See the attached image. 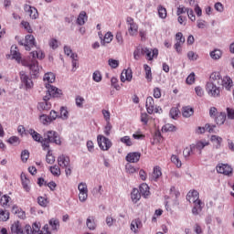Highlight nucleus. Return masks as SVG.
<instances>
[{
    "label": "nucleus",
    "mask_w": 234,
    "mask_h": 234,
    "mask_svg": "<svg viewBox=\"0 0 234 234\" xmlns=\"http://www.w3.org/2000/svg\"><path fill=\"white\" fill-rule=\"evenodd\" d=\"M220 81H222L220 73L214 72L210 75V80L206 85L208 96H211V98H220Z\"/></svg>",
    "instance_id": "obj_1"
},
{
    "label": "nucleus",
    "mask_w": 234,
    "mask_h": 234,
    "mask_svg": "<svg viewBox=\"0 0 234 234\" xmlns=\"http://www.w3.org/2000/svg\"><path fill=\"white\" fill-rule=\"evenodd\" d=\"M92 80L93 81H96V83H100V81L102 80L101 72L99 70L94 71L92 74Z\"/></svg>",
    "instance_id": "obj_52"
},
{
    "label": "nucleus",
    "mask_w": 234,
    "mask_h": 234,
    "mask_svg": "<svg viewBox=\"0 0 234 234\" xmlns=\"http://www.w3.org/2000/svg\"><path fill=\"white\" fill-rule=\"evenodd\" d=\"M120 142L122 144H124V145H127V147L133 146V141L131 140L130 136H123L120 139Z\"/></svg>",
    "instance_id": "obj_50"
},
{
    "label": "nucleus",
    "mask_w": 234,
    "mask_h": 234,
    "mask_svg": "<svg viewBox=\"0 0 234 234\" xmlns=\"http://www.w3.org/2000/svg\"><path fill=\"white\" fill-rule=\"evenodd\" d=\"M29 134L32 136L35 142H43L41 139L43 138L39 133L36 132L34 129L29 130Z\"/></svg>",
    "instance_id": "obj_41"
},
{
    "label": "nucleus",
    "mask_w": 234,
    "mask_h": 234,
    "mask_svg": "<svg viewBox=\"0 0 234 234\" xmlns=\"http://www.w3.org/2000/svg\"><path fill=\"white\" fill-rule=\"evenodd\" d=\"M29 233L31 234H52V231L48 228V224H46L41 229V223L35 222L30 226Z\"/></svg>",
    "instance_id": "obj_4"
},
{
    "label": "nucleus",
    "mask_w": 234,
    "mask_h": 234,
    "mask_svg": "<svg viewBox=\"0 0 234 234\" xmlns=\"http://www.w3.org/2000/svg\"><path fill=\"white\" fill-rule=\"evenodd\" d=\"M141 122L144 125H147V123H149V114L145 112L141 113Z\"/></svg>",
    "instance_id": "obj_63"
},
{
    "label": "nucleus",
    "mask_w": 234,
    "mask_h": 234,
    "mask_svg": "<svg viewBox=\"0 0 234 234\" xmlns=\"http://www.w3.org/2000/svg\"><path fill=\"white\" fill-rule=\"evenodd\" d=\"M195 144H191L189 147H186L183 151L184 158H189L191 154H195Z\"/></svg>",
    "instance_id": "obj_31"
},
{
    "label": "nucleus",
    "mask_w": 234,
    "mask_h": 234,
    "mask_svg": "<svg viewBox=\"0 0 234 234\" xmlns=\"http://www.w3.org/2000/svg\"><path fill=\"white\" fill-rule=\"evenodd\" d=\"M182 114L184 118H191L195 114V110L192 107L185 106L183 107Z\"/></svg>",
    "instance_id": "obj_28"
},
{
    "label": "nucleus",
    "mask_w": 234,
    "mask_h": 234,
    "mask_svg": "<svg viewBox=\"0 0 234 234\" xmlns=\"http://www.w3.org/2000/svg\"><path fill=\"white\" fill-rule=\"evenodd\" d=\"M142 56V48L138 47L136 49L133 51V58L136 61L140 59V57Z\"/></svg>",
    "instance_id": "obj_61"
},
{
    "label": "nucleus",
    "mask_w": 234,
    "mask_h": 234,
    "mask_svg": "<svg viewBox=\"0 0 234 234\" xmlns=\"http://www.w3.org/2000/svg\"><path fill=\"white\" fill-rule=\"evenodd\" d=\"M59 112L58 118H60V120L66 121L69 118V110H67V107H60Z\"/></svg>",
    "instance_id": "obj_36"
},
{
    "label": "nucleus",
    "mask_w": 234,
    "mask_h": 234,
    "mask_svg": "<svg viewBox=\"0 0 234 234\" xmlns=\"http://www.w3.org/2000/svg\"><path fill=\"white\" fill-rule=\"evenodd\" d=\"M49 171L54 176H59L61 175V169L58 165L50 166Z\"/></svg>",
    "instance_id": "obj_48"
},
{
    "label": "nucleus",
    "mask_w": 234,
    "mask_h": 234,
    "mask_svg": "<svg viewBox=\"0 0 234 234\" xmlns=\"http://www.w3.org/2000/svg\"><path fill=\"white\" fill-rule=\"evenodd\" d=\"M12 213H14V215H16V217L18 218H25L27 217L25 211L17 206L13 207Z\"/></svg>",
    "instance_id": "obj_27"
},
{
    "label": "nucleus",
    "mask_w": 234,
    "mask_h": 234,
    "mask_svg": "<svg viewBox=\"0 0 234 234\" xmlns=\"http://www.w3.org/2000/svg\"><path fill=\"white\" fill-rule=\"evenodd\" d=\"M18 44L25 47L26 50L30 51L36 47V37L33 35H27L25 41L20 40Z\"/></svg>",
    "instance_id": "obj_8"
},
{
    "label": "nucleus",
    "mask_w": 234,
    "mask_h": 234,
    "mask_svg": "<svg viewBox=\"0 0 234 234\" xmlns=\"http://www.w3.org/2000/svg\"><path fill=\"white\" fill-rule=\"evenodd\" d=\"M217 173L229 176L233 175V168L227 164H218L216 167Z\"/></svg>",
    "instance_id": "obj_13"
},
{
    "label": "nucleus",
    "mask_w": 234,
    "mask_h": 234,
    "mask_svg": "<svg viewBox=\"0 0 234 234\" xmlns=\"http://www.w3.org/2000/svg\"><path fill=\"white\" fill-rule=\"evenodd\" d=\"M112 37H113L112 33L107 32L104 35L103 40L101 41V45L105 46V43H111V41H112Z\"/></svg>",
    "instance_id": "obj_47"
},
{
    "label": "nucleus",
    "mask_w": 234,
    "mask_h": 234,
    "mask_svg": "<svg viewBox=\"0 0 234 234\" xmlns=\"http://www.w3.org/2000/svg\"><path fill=\"white\" fill-rule=\"evenodd\" d=\"M10 200H12V198L7 196V195H4L1 199H0V204L2 206H7L8 205V202H10Z\"/></svg>",
    "instance_id": "obj_58"
},
{
    "label": "nucleus",
    "mask_w": 234,
    "mask_h": 234,
    "mask_svg": "<svg viewBox=\"0 0 234 234\" xmlns=\"http://www.w3.org/2000/svg\"><path fill=\"white\" fill-rule=\"evenodd\" d=\"M28 158H30V152H28V150L22 151L21 153L22 162H27Z\"/></svg>",
    "instance_id": "obj_59"
},
{
    "label": "nucleus",
    "mask_w": 234,
    "mask_h": 234,
    "mask_svg": "<svg viewBox=\"0 0 234 234\" xmlns=\"http://www.w3.org/2000/svg\"><path fill=\"white\" fill-rule=\"evenodd\" d=\"M215 120L218 125H224V122H226V112H220L216 116Z\"/></svg>",
    "instance_id": "obj_40"
},
{
    "label": "nucleus",
    "mask_w": 234,
    "mask_h": 234,
    "mask_svg": "<svg viewBox=\"0 0 234 234\" xmlns=\"http://www.w3.org/2000/svg\"><path fill=\"white\" fill-rule=\"evenodd\" d=\"M210 58L212 59H220L222 58V51L220 49H214L210 52Z\"/></svg>",
    "instance_id": "obj_46"
},
{
    "label": "nucleus",
    "mask_w": 234,
    "mask_h": 234,
    "mask_svg": "<svg viewBox=\"0 0 234 234\" xmlns=\"http://www.w3.org/2000/svg\"><path fill=\"white\" fill-rule=\"evenodd\" d=\"M111 83H112V87H113L117 90H120V89H122L120 84H118V79L117 78L112 77V80H111Z\"/></svg>",
    "instance_id": "obj_60"
},
{
    "label": "nucleus",
    "mask_w": 234,
    "mask_h": 234,
    "mask_svg": "<svg viewBox=\"0 0 234 234\" xmlns=\"http://www.w3.org/2000/svg\"><path fill=\"white\" fill-rule=\"evenodd\" d=\"M48 228H49V231L51 229V231H58V229H59V220L56 219V218H51L48 222Z\"/></svg>",
    "instance_id": "obj_29"
},
{
    "label": "nucleus",
    "mask_w": 234,
    "mask_h": 234,
    "mask_svg": "<svg viewBox=\"0 0 234 234\" xmlns=\"http://www.w3.org/2000/svg\"><path fill=\"white\" fill-rule=\"evenodd\" d=\"M39 120H40L41 123H43V125H48V123H51V122H52L50 120L49 116L46 115V114L40 115Z\"/></svg>",
    "instance_id": "obj_51"
},
{
    "label": "nucleus",
    "mask_w": 234,
    "mask_h": 234,
    "mask_svg": "<svg viewBox=\"0 0 234 234\" xmlns=\"http://www.w3.org/2000/svg\"><path fill=\"white\" fill-rule=\"evenodd\" d=\"M215 125L210 126L209 124H206L205 128L204 127H198L197 128V133L198 134H204V133H206V129L207 131H208V133H213V130L215 129Z\"/></svg>",
    "instance_id": "obj_38"
},
{
    "label": "nucleus",
    "mask_w": 234,
    "mask_h": 234,
    "mask_svg": "<svg viewBox=\"0 0 234 234\" xmlns=\"http://www.w3.org/2000/svg\"><path fill=\"white\" fill-rule=\"evenodd\" d=\"M86 21H87V13L85 11H81L77 18V25H80L81 27L85 25Z\"/></svg>",
    "instance_id": "obj_35"
},
{
    "label": "nucleus",
    "mask_w": 234,
    "mask_h": 234,
    "mask_svg": "<svg viewBox=\"0 0 234 234\" xmlns=\"http://www.w3.org/2000/svg\"><path fill=\"white\" fill-rule=\"evenodd\" d=\"M145 107L148 114H153V112L162 114V108L154 104V99L151 96L146 98Z\"/></svg>",
    "instance_id": "obj_5"
},
{
    "label": "nucleus",
    "mask_w": 234,
    "mask_h": 234,
    "mask_svg": "<svg viewBox=\"0 0 234 234\" xmlns=\"http://www.w3.org/2000/svg\"><path fill=\"white\" fill-rule=\"evenodd\" d=\"M24 10L28 14L31 19H37V17H39V13H37V9L34 6L26 5Z\"/></svg>",
    "instance_id": "obj_15"
},
{
    "label": "nucleus",
    "mask_w": 234,
    "mask_h": 234,
    "mask_svg": "<svg viewBox=\"0 0 234 234\" xmlns=\"http://www.w3.org/2000/svg\"><path fill=\"white\" fill-rule=\"evenodd\" d=\"M143 224L140 218L133 219L131 223V230L133 231L135 234L138 233V229H142Z\"/></svg>",
    "instance_id": "obj_26"
},
{
    "label": "nucleus",
    "mask_w": 234,
    "mask_h": 234,
    "mask_svg": "<svg viewBox=\"0 0 234 234\" xmlns=\"http://www.w3.org/2000/svg\"><path fill=\"white\" fill-rule=\"evenodd\" d=\"M51 107H52V104L48 102V100L43 99V101L38 103L37 109L39 111H48L50 110Z\"/></svg>",
    "instance_id": "obj_32"
},
{
    "label": "nucleus",
    "mask_w": 234,
    "mask_h": 234,
    "mask_svg": "<svg viewBox=\"0 0 234 234\" xmlns=\"http://www.w3.org/2000/svg\"><path fill=\"white\" fill-rule=\"evenodd\" d=\"M133 80V70L128 69L122 70L121 73V81L125 83V81H131Z\"/></svg>",
    "instance_id": "obj_20"
},
{
    "label": "nucleus",
    "mask_w": 234,
    "mask_h": 234,
    "mask_svg": "<svg viewBox=\"0 0 234 234\" xmlns=\"http://www.w3.org/2000/svg\"><path fill=\"white\" fill-rule=\"evenodd\" d=\"M97 142L101 151H109L110 147H112V142H111L109 138L103 135H98Z\"/></svg>",
    "instance_id": "obj_10"
},
{
    "label": "nucleus",
    "mask_w": 234,
    "mask_h": 234,
    "mask_svg": "<svg viewBox=\"0 0 234 234\" xmlns=\"http://www.w3.org/2000/svg\"><path fill=\"white\" fill-rule=\"evenodd\" d=\"M176 127H175V125L170 124V123H166L163 126L162 131H165V133H171L173 131H176Z\"/></svg>",
    "instance_id": "obj_56"
},
{
    "label": "nucleus",
    "mask_w": 234,
    "mask_h": 234,
    "mask_svg": "<svg viewBox=\"0 0 234 234\" xmlns=\"http://www.w3.org/2000/svg\"><path fill=\"white\" fill-rule=\"evenodd\" d=\"M200 198V194L197 190H190L186 195V200L189 204H194V206H202V200Z\"/></svg>",
    "instance_id": "obj_7"
},
{
    "label": "nucleus",
    "mask_w": 234,
    "mask_h": 234,
    "mask_svg": "<svg viewBox=\"0 0 234 234\" xmlns=\"http://www.w3.org/2000/svg\"><path fill=\"white\" fill-rule=\"evenodd\" d=\"M10 53L12 59H16L17 63H21V52H19V48H17V46L13 45Z\"/></svg>",
    "instance_id": "obj_19"
},
{
    "label": "nucleus",
    "mask_w": 234,
    "mask_h": 234,
    "mask_svg": "<svg viewBox=\"0 0 234 234\" xmlns=\"http://www.w3.org/2000/svg\"><path fill=\"white\" fill-rule=\"evenodd\" d=\"M86 226L91 230L96 229V221H94L93 217H90L87 218Z\"/></svg>",
    "instance_id": "obj_43"
},
{
    "label": "nucleus",
    "mask_w": 234,
    "mask_h": 234,
    "mask_svg": "<svg viewBox=\"0 0 234 234\" xmlns=\"http://www.w3.org/2000/svg\"><path fill=\"white\" fill-rule=\"evenodd\" d=\"M47 94L44 96V100H50V98H59L61 96V90L56 88L53 85L46 84Z\"/></svg>",
    "instance_id": "obj_6"
},
{
    "label": "nucleus",
    "mask_w": 234,
    "mask_h": 234,
    "mask_svg": "<svg viewBox=\"0 0 234 234\" xmlns=\"http://www.w3.org/2000/svg\"><path fill=\"white\" fill-rule=\"evenodd\" d=\"M11 233L12 234H32L30 232V225H26L23 227V224L16 220L11 225Z\"/></svg>",
    "instance_id": "obj_3"
},
{
    "label": "nucleus",
    "mask_w": 234,
    "mask_h": 234,
    "mask_svg": "<svg viewBox=\"0 0 234 234\" xmlns=\"http://www.w3.org/2000/svg\"><path fill=\"white\" fill-rule=\"evenodd\" d=\"M29 70L31 76H37L39 74V64L37 60H32L31 65L29 66Z\"/></svg>",
    "instance_id": "obj_24"
},
{
    "label": "nucleus",
    "mask_w": 234,
    "mask_h": 234,
    "mask_svg": "<svg viewBox=\"0 0 234 234\" xmlns=\"http://www.w3.org/2000/svg\"><path fill=\"white\" fill-rule=\"evenodd\" d=\"M126 25L128 26L129 36L134 37L138 35V24L134 22V18L128 16L126 18Z\"/></svg>",
    "instance_id": "obj_9"
},
{
    "label": "nucleus",
    "mask_w": 234,
    "mask_h": 234,
    "mask_svg": "<svg viewBox=\"0 0 234 234\" xmlns=\"http://www.w3.org/2000/svg\"><path fill=\"white\" fill-rule=\"evenodd\" d=\"M131 198L133 202V204H136L140 198H142V194L140 193V190L138 188H133L131 194Z\"/></svg>",
    "instance_id": "obj_30"
},
{
    "label": "nucleus",
    "mask_w": 234,
    "mask_h": 234,
    "mask_svg": "<svg viewBox=\"0 0 234 234\" xmlns=\"http://www.w3.org/2000/svg\"><path fill=\"white\" fill-rule=\"evenodd\" d=\"M158 10V16L161 19H165V17H167V9H165V7L159 5L157 7Z\"/></svg>",
    "instance_id": "obj_45"
},
{
    "label": "nucleus",
    "mask_w": 234,
    "mask_h": 234,
    "mask_svg": "<svg viewBox=\"0 0 234 234\" xmlns=\"http://www.w3.org/2000/svg\"><path fill=\"white\" fill-rule=\"evenodd\" d=\"M149 185L143 183L140 186H139V193L141 194V197H144V198H147V197H149V195H151V191H149Z\"/></svg>",
    "instance_id": "obj_23"
},
{
    "label": "nucleus",
    "mask_w": 234,
    "mask_h": 234,
    "mask_svg": "<svg viewBox=\"0 0 234 234\" xmlns=\"http://www.w3.org/2000/svg\"><path fill=\"white\" fill-rule=\"evenodd\" d=\"M192 145H194L195 153H197L198 154H202V149H204V147H207V145H209V142L206 140L197 141L196 144H193Z\"/></svg>",
    "instance_id": "obj_17"
},
{
    "label": "nucleus",
    "mask_w": 234,
    "mask_h": 234,
    "mask_svg": "<svg viewBox=\"0 0 234 234\" xmlns=\"http://www.w3.org/2000/svg\"><path fill=\"white\" fill-rule=\"evenodd\" d=\"M112 131V124H111V122H106V125L104 126V130H103L105 136H111Z\"/></svg>",
    "instance_id": "obj_55"
},
{
    "label": "nucleus",
    "mask_w": 234,
    "mask_h": 234,
    "mask_svg": "<svg viewBox=\"0 0 234 234\" xmlns=\"http://www.w3.org/2000/svg\"><path fill=\"white\" fill-rule=\"evenodd\" d=\"M20 80L22 87H24L26 90H30V89L34 88V81H32V79L23 71L20 72Z\"/></svg>",
    "instance_id": "obj_11"
},
{
    "label": "nucleus",
    "mask_w": 234,
    "mask_h": 234,
    "mask_svg": "<svg viewBox=\"0 0 234 234\" xmlns=\"http://www.w3.org/2000/svg\"><path fill=\"white\" fill-rule=\"evenodd\" d=\"M10 218V212L6 210H0V220L2 222H6Z\"/></svg>",
    "instance_id": "obj_49"
},
{
    "label": "nucleus",
    "mask_w": 234,
    "mask_h": 234,
    "mask_svg": "<svg viewBox=\"0 0 234 234\" xmlns=\"http://www.w3.org/2000/svg\"><path fill=\"white\" fill-rule=\"evenodd\" d=\"M91 194L93 197H101L103 195V186L100 185L99 186L93 187Z\"/></svg>",
    "instance_id": "obj_39"
},
{
    "label": "nucleus",
    "mask_w": 234,
    "mask_h": 234,
    "mask_svg": "<svg viewBox=\"0 0 234 234\" xmlns=\"http://www.w3.org/2000/svg\"><path fill=\"white\" fill-rule=\"evenodd\" d=\"M44 81H47L46 85H50L56 81V75L52 72H48L44 75Z\"/></svg>",
    "instance_id": "obj_33"
},
{
    "label": "nucleus",
    "mask_w": 234,
    "mask_h": 234,
    "mask_svg": "<svg viewBox=\"0 0 234 234\" xmlns=\"http://www.w3.org/2000/svg\"><path fill=\"white\" fill-rule=\"evenodd\" d=\"M46 151H48V154L46 155V162L47 164L52 165L54 162H56V157L52 155V151L48 148Z\"/></svg>",
    "instance_id": "obj_42"
},
{
    "label": "nucleus",
    "mask_w": 234,
    "mask_h": 234,
    "mask_svg": "<svg viewBox=\"0 0 234 234\" xmlns=\"http://www.w3.org/2000/svg\"><path fill=\"white\" fill-rule=\"evenodd\" d=\"M176 43H180V44L186 43V38L184 37V35L182 34V32L176 33Z\"/></svg>",
    "instance_id": "obj_57"
},
{
    "label": "nucleus",
    "mask_w": 234,
    "mask_h": 234,
    "mask_svg": "<svg viewBox=\"0 0 234 234\" xmlns=\"http://www.w3.org/2000/svg\"><path fill=\"white\" fill-rule=\"evenodd\" d=\"M210 141L214 145V149H220V147L222 146L223 139L218 135H211Z\"/></svg>",
    "instance_id": "obj_25"
},
{
    "label": "nucleus",
    "mask_w": 234,
    "mask_h": 234,
    "mask_svg": "<svg viewBox=\"0 0 234 234\" xmlns=\"http://www.w3.org/2000/svg\"><path fill=\"white\" fill-rule=\"evenodd\" d=\"M58 165L59 167H67L70 165V157L66 154H61L58 157Z\"/></svg>",
    "instance_id": "obj_18"
},
{
    "label": "nucleus",
    "mask_w": 234,
    "mask_h": 234,
    "mask_svg": "<svg viewBox=\"0 0 234 234\" xmlns=\"http://www.w3.org/2000/svg\"><path fill=\"white\" fill-rule=\"evenodd\" d=\"M187 58L190 61H197L198 59V54L195 53L194 51H189L187 53Z\"/></svg>",
    "instance_id": "obj_62"
},
{
    "label": "nucleus",
    "mask_w": 234,
    "mask_h": 234,
    "mask_svg": "<svg viewBox=\"0 0 234 234\" xmlns=\"http://www.w3.org/2000/svg\"><path fill=\"white\" fill-rule=\"evenodd\" d=\"M171 162L174 163L176 167H182V161L180 160V158H178L177 155L173 154L171 156Z\"/></svg>",
    "instance_id": "obj_53"
},
{
    "label": "nucleus",
    "mask_w": 234,
    "mask_h": 234,
    "mask_svg": "<svg viewBox=\"0 0 234 234\" xmlns=\"http://www.w3.org/2000/svg\"><path fill=\"white\" fill-rule=\"evenodd\" d=\"M220 85L224 87L227 90H231V87H233V80L229 76L221 78Z\"/></svg>",
    "instance_id": "obj_22"
},
{
    "label": "nucleus",
    "mask_w": 234,
    "mask_h": 234,
    "mask_svg": "<svg viewBox=\"0 0 234 234\" xmlns=\"http://www.w3.org/2000/svg\"><path fill=\"white\" fill-rule=\"evenodd\" d=\"M142 55L146 56L148 61H153V59L158 58V48H142Z\"/></svg>",
    "instance_id": "obj_12"
},
{
    "label": "nucleus",
    "mask_w": 234,
    "mask_h": 234,
    "mask_svg": "<svg viewBox=\"0 0 234 234\" xmlns=\"http://www.w3.org/2000/svg\"><path fill=\"white\" fill-rule=\"evenodd\" d=\"M41 144L43 151H47V149H50V144L61 145V140L59 139V134L55 131H48L44 133V138L42 139Z\"/></svg>",
    "instance_id": "obj_2"
},
{
    "label": "nucleus",
    "mask_w": 234,
    "mask_h": 234,
    "mask_svg": "<svg viewBox=\"0 0 234 234\" xmlns=\"http://www.w3.org/2000/svg\"><path fill=\"white\" fill-rule=\"evenodd\" d=\"M79 193H89V188L87 183H80L78 186Z\"/></svg>",
    "instance_id": "obj_54"
},
{
    "label": "nucleus",
    "mask_w": 234,
    "mask_h": 234,
    "mask_svg": "<svg viewBox=\"0 0 234 234\" xmlns=\"http://www.w3.org/2000/svg\"><path fill=\"white\" fill-rule=\"evenodd\" d=\"M23 189L27 191V193H29L30 191V179L25 175V173H22L20 176Z\"/></svg>",
    "instance_id": "obj_21"
},
{
    "label": "nucleus",
    "mask_w": 234,
    "mask_h": 234,
    "mask_svg": "<svg viewBox=\"0 0 234 234\" xmlns=\"http://www.w3.org/2000/svg\"><path fill=\"white\" fill-rule=\"evenodd\" d=\"M30 54H31L34 60H36V59H45V53L41 49L32 51Z\"/></svg>",
    "instance_id": "obj_34"
},
{
    "label": "nucleus",
    "mask_w": 234,
    "mask_h": 234,
    "mask_svg": "<svg viewBox=\"0 0 234 234\" xmlns=\"http://www.w3.org/2000/svg\"><path fill=\"white\" fill-rule=\"evenodd\" d=\"M162 176V168L160 166H154L152 174L149 176L151 182H158Z\"/></svg>",
    "instance_id": "obj_16"
},
{
    "label": "nucleus",
    "mask_w": 234,
    "mask_h": 234,
    "mask_svg": "<svg viewBox=\"0 0 234 234\" xmlns=\"http://www.w3.org/2000/svg\"><path fill=\"white\" fill-rule=\"evenodd\" d=\"M141 156L142 154H140V152H132L126 155L125 159L126 162H129V164H136L140 162Z\"/></svg>",
    "instance_id": "obj_14"
},
{
    "label": "nucleus",
    "mask_w": 234,
    "mask_h": 234,
    "mask_svg": "<svg viewBox=\"0 0 234 234\" xmlns=\"http://www.w3.org/2000/svg\"><path fill=\"white\" fill-rule=\"evenodd\" d=\"M144 69L145 71V78H146L147 81H153V73L151 71V67L147 64H144Z\"/></svg>",
    "instance_id": "obj_37"
},
{
    "label": "nucleus",
    "mask_w": 234,
    "mask_h": 234,
    "mask_svg": "<svg viewBox=\"0 0 234 234\" xmlns=\"http://www.w3.org/2000/svg\"><path fill=\"white\" fill-rule=\"evenodd\" d=\"M227 117L229 120H234V109L227 108Z\"/></svg>",
    "instance_id": "obj_64"
},
{
    "label": "nucleus",
    "mask_w": 234,
    "mask_h": 234,
    "mask_svg": "<svg viewBox=\"0 0 234 234\" xmlns=\"http://www.w3.org/2000/svg\"><path fill=\"white\" fill-rule=\"evenodd\" d=\"M48 45L50 48H52V50H56L59 47V45H61V43L56 38H50L48 40Z\"/></svg>",
    "instance_id": "obj_44"
}]
</instances>
